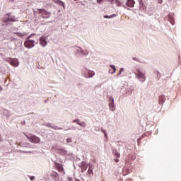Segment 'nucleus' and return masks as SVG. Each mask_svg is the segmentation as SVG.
Here are the masks:
<instances>
[{
    "label": "nucleus",
    "mask_w": 181,
    "mask_h": 181,
    "mask_svg": "<svg viewBox=\"0 0 181 181\" xmlns=\"http://www.w3.org/2000/svg\"><path fill=\"white\" fill-rule=\"evenodd\" d=\"M136 78H140V80L144 83L145 80H146V76H145V74L141 71V70L137 69L136 72L134 73Z\"/></svg>",
    "instance_id": "obj_1"
},
{
    "label": "nucleus",
    "mask_w": 181,
    "mask_h": 181,
    "mask_svg": "<svg viewBox=\"0 0 181 181\" xmlns=\"http://www.w3.org/2000/svg\"><path fill=\"white\" fill-rule=\"evenodd\" d=\"M30 36L27 37V40L24 42L25 47L27 49H32V47H35V41L30 40Z\"/></svg>",
    "instance_id": "obj_2"
},
{
    "label": "nucleus",
    "mask_w": 181,
    "mask_h": 181,
    "mask_svg": "<svg viewBox=\"0 0 181 181\" xmlns=\"http://www.w3.org/2000/svg\"><path fill=\"white\" fill-rule=\"evenodd\" d=\"M26 138L28 139L30 142H32V144H39L40 142V138L37 137L35 135H32V136H28L25 135Z\"/></svg>",
    "instance_id": "obj_3"
},
{
    "label": "nucleus",
    "mask_w": 181,
    "mask_h": 181,
    "mask_svg": "<svg viewBox=\"0 0 181 181\" xmlns=\"http://www.w3.org/2000/svg\"><path fill=\"white\" fill-rule=\"evenodd\" d=\"M39 13H41L42 18L45 19H47V18H50V13L46 11L45 9H40Z\"/></svg>",
    "instance_id": "obj_4"
},
{
    "label": "nucleus",
    "mask_w": 181,
    "mask_h": 181,
    "mask_svg": "<svg viewBox=\"0 0 181 181\" xmlns=\"http://www.w3.org/2000/svg\"><path fill=\"white\" fill-rule=\"evenodd\" d=\"M10 64H11V66H13V67H18V66H19V62L17 59H11Z\"/></svg>",
    "instance_id": "obj_5"
},
{
    "label": "nucleus",
    "mask_w": 181,
    "mask_h": 181,
    "mask_svg": "<svg viewBox=\"0 0 181 181\" xmlns=\"http://www.w3.org/2000/svg\"><path fill=\"white\" fill-rule=\"evenodd\" d=\"M126 5H127V6H129V8H134V5H135V1L127 0Z\"/></svg>",
    "instance_id": "obj_6"
},
{
    "label": "nucleus",
    "mask_w": 181,
    "mask_h": 181,
    "mask_svg": "<svg viewBox=\"0 0 181 181\" xmlns=\"http://www.w3.org/2000/svg\"><path fill=\"white\" fill-rule=\"evenodd\" d=\"M40 45H42L43 47H45V46H46V45H47V42L46 41V37H41L40 38Z\"/></svg>",
    "instance_id": "obj_7"
},
{
    "label": "nucleus",
    "mask_w": 181,
    "mask_h": 181,
    "mask_svg": "<svg viewBox=\"0 0 181 181\" xmlns=\"http://www.w3.org/2000/svg\"><path fill=\"white\" fill-rule=\"evenodd\" d=\"M117 69L115 68V66L114 65H110V69H109V73H110V74H115Z\"/></svg>",
    "instance_id": "obj_8"
},
{
    "label": "nucleus",
    "mask_w": 181,
    "mask_h": 181,
    "mask_svg": "<svg viewBox=\"0 0 181 181\" xmlns=\"http://www.w3.org/2000/svg\"><path fill=\"white\" fill-rule=\"evenodd\" d=\"M109 107L111 111H115V105H114V100H112V103H110Z\"/></svg>",
    "instance_id": "obj_9"
},
{
    "label": "nucleus",
    "mask_w": 181,
    "mask_h": 181,
    "mask_svg": "<svg viewBox=\"0 0 181 181\" xmlns=\"http://www.w3.org/2000/svg\"><path fill=\"white\" fill-rule=\"evenodd\" d=\"M106 2H110L112 5L114 4V0H105ZM98 4H103L104 2V0H97Z\"/></svg>",
    "instance_id": "obj_10"
},
{
    "label": "nucleus",
    "mask_w": 181,
    "mask_h": 181,
    "mask_svg": "<svg viewBox=\"0 0 181 181\" xmlns=\"http://www.w3.org/2000/svg\"><path fill=\"white\" fill-rule=\"evenodd\" d=\"M54 2H55V4H58L59 5H61L62 6H63L64 9V3L60 0H54Z\"/></svg>",
    "instance_id": "obj_11"
},
{
    "label": "nucleus",
    "mask_w": 181,
    "mask_h": 181,
    "mask_svg": "<svg viewBox=\"0 0 181 181\" xmlns=\"http://www.w3.org/2000/svg\"><path fill=\"white\" fill-rule=\"evenodd\" d=\"M115 16H117V15L115 14H112L111 16H104V18L105 19H111L112 18H115Z\"/></svg>",
    "instance_id": "obj_12"
},
{
    "label": "nucleus",
    "mask_w": 181,
    "mask_h": 181,
    "mask_svg": "<svg viewBox=\"0 0 181 181\" xmlns=\"http://www.w3.org/2000/svg\"><path fill=\"white\" fill-rule=\"evenodd\" d=\"M113 153L116 156V158H120L121 157V154L119 153H118L117 150H114Z\"/></svg>",
    "instance_id": "obj_13"
},
{
    "label": "nucleus",
    "mask_w": 181,
    "mask_h": 181,
    "mask_svg": "<svg viewBox=\"0 0 181 181\" xmlns=\"http://www.w3.org/2000/svg\"><path fill=\"white\" fill-rule=\"evenodd\" d=\"M16 35H17V36H18L19 37H22V36L26 35V33H16Z\"/></svg>",
    "instance_id": "obj_14"
},
{
    "label": "nucleus",
    "mask_w": 181,
    "mask_h": 181,
    "mask_svg": "<svg viewBox=\"0 0 181 181\" xmlns=\"http://www.w3.org/2000/svg\"><path fill=\"white\" fill-rule=\"evenodd\" d=\"M61 155H67V151H66L64 148L61 149Z\"/></svg>",
    "instance_id": "obj_15"
},
{
    "label": "nucleus",
    "mask_w": 181,
    "mask_h": 181,
    "mask_svg": "<svg viewBox=\"0 0 181 181\" xmlns=\"http://www.w3.org/2000/svg\"><path fill=\"white\" fill-rule=\"evenodd\" d=\"M87 168H88L87 165H83L81 167V172H82V173L86 172V170H87Z\"/></svg>",
    "instance_id": "obj_16"
},
{
    "label": "nucleus",
    "mask_w": 181,
    "mask_h": 181,
    "mask_svg": "<svg viewBox=\"0 0 181 181\" xmlns=\"http://www.w3.org/2000/svg\"><path fill=\"white\" fill-rule=\"evenodd\" d=\"M79 125L82 128H86V124L85 122H81V124H79Z\"/></svg>",
    "instance_id": "obj_17"
},
{
    "label": "nucleus",
    "mask_w": 181,
    "mask_h": 181,
    "mask_svg": "<svg viewBox=\"0 0 181 181\" xmlns=\"http://www.w3.org/2000/svg\"><path fill=\"white\" fill-rule=\"evenodd\" d=\"M88 77H93V76H94V71H88Z\"/></svg>",
    "instance_id": "obj_18"
},
{
    "label": "nucleus",
    "mask_w": 181,
    "mask_h": 181,
    "mask_svg": "<svg viewBox=\"0 0 181 181\" xmlns=\"http://www.w3.org/2000/svg\"><path fill=\"white\" fill-rule=\"evenodd\" d=\"M115 4H116L117 6H121V2L119 1L116 0Z\"/></svg>",
    "instance_id": "obj_19"
},
{
    "label": "nucleus",
    "mask_w": 181,
    "mask_h": 181,
    "mask_svg": "<svg viewBox=\"0 0 181 181\" xmlns=\"http://www.w3.org/2000/svg\"><path fill=\"white\" fill-rule=\"evenodd\" d=\"M74 122H76V124L78 125H80L81 122H80V119H77L74 120Z\"/></svg>",
    "instance_id": "obj_20"
},
{
    "label": "nucleus",
    "mask_w": 181,
    "mask_h": 181,
    "mask_svg": "<svg viewBox=\"0 0 181 181\" xmlns=\"http://www.w3.org/2000/svg\"><path fill=\"white\" fill-rule=\"evenodd\" d=\"M8 21H10L11 22H15V19L11 18H8L6 21V22H8Z\"/></svg>",
    "instance_id": "obj_21"
},
{
    "label": "nucleus",
    "mask_w": 181,
    "mask_h": 181,
    "mask_svg": "<svg viewBox=\"0 0 181 181\" xmlns=\"http://www.w3.org/2000/svg\"><path fill=\"white\" fill-rule=\"evenodd\" d=\"M122 71H124V68L120 69L118 76H119V74H121L122 73Z\"/></svg>",
    "instance_id": "obj_22"
},
{
    "label": "nucleus",
    "mask_w": 181,
    "mask_h": 181,
    "mask_svg": "<svg viewBox=\"0 0 181 181\" xmlns=\"http://www.w3.org/2000/svg\"><path fill=\"white\" fill-rule=\"evenodd\" d=\"M66 142H67L68 144H70L71 142H72L71 139H66Z\"/></svg>",
    "instance_id": "obj_23"
},
{
    "label": "nucleus",
    "mask_w": 181,
    "mask_h": 181,
    "mask_svg": "<svg viewBox=\"0 0 181 181\" xmlns=\"http://www.w3.org/2000/svg\"><path fill=\"white\" fill-rule=\"evenodd\" d=\"M88 173L89 175H91V173H93V170H90V168H89L88 170Z\"/></svg>",
    "instance_id": "obj_24"
},
{
    "label": "nucleus",
    "mask_w": 181,
    "mask_h": 181,
    "mask_svg": "<svg viewBox=\"0 0 181 181\" xmlns=\"http://www.w3.org/2000/svg\"><path fill=\"white\" fill-rule=\"evenodd\" d=\"M30 180H35V177H34V176L30 177Z\"/></svg>",
    "instance_id": "obj_25"
},
{
    "label": "nucleus",
    "mask_w": 181,
    "mask_h": 181,
    "mask_svg": "<svg viewBox=\"0 0 181 181\" xmlns=\"http://www.w3.org/2000/svg\"><path fill=\"white\" fill-rule=\"evenodd\" d=\"M59 172H63V167H61L60 168H59Z\"/></svg>",
    "instance_id": "obj_26"
},
{
    "label": "nucleus",
    "mask_w": 181,
    "mask_h": 181,
    "mask_svg": "<svg viewBox=\"0 0 181 181\" xmlns=\"http://www.w3.org/2000/svg\"><path fill=\"white\" fill-rule=\"evenodd\" d=\"M115 162L118 163V162H119V160H118V159H115Z\"/></svg>",
    "instance_id": "obj_27"
},
{
    "label": "nucleus",
    "mask_w": 181,
    "mask_h": 181,
    "mask_svg": "<svg viewBox=\"0 0 181 181\" xmlns=\"http://www.w3.org/2000/svg\"><path fill=\"white\" fill-rule=\"evenodd\" d=\"M3 88H2V86H0V91H2Z\"/></svg>",
    "instance_id": "obj_28"
},
{
    "label": "nucleus",
    "mask_w": 181,
    "mask_h": 181,
    "mask_svg": "<svg viewBox=\"0 0 181 181\" xmlns=\"http://www.w3.org/2000/svg\"><path fill=\"white\" fill-rule=\"evenodd\" d=\"M163 99V96H160V100Z\"/></svg>",
    "instance_id": "obj_29"
},
{
    "label": "nucleus",
    "mask_w": 181,
    "mask_h": 181,
    "mask_svg": "<svg viewBox=\"0 0 181 181\" xmlns=\"http://www.w3.org/2000/svg\"><path fill=\"white\" fill-rule=\"evenodd\" d=\"M1 134H0V142H1Z\"/></svg>",
    "instance_id": "obj_30"
},
{
    "label": "nucleus",
    "mask_w": 181,
    "mask_h": 181,
    "mask_svg": "<svg viewBox=\"0 0 181 181\" xmlns=\"http://www.w3.org/2000/svg\"><path fill=\"white\" fill-rule=\"evenodd\" d=\"M71 180H73V179H69V181H71Z\"/></svg>",
    "instance_id": "obj_31"
},
{
    "label": "nucleus",
    "mask_w": 181,
    "mask_h": 181,
    "mask_svg": "<svg viewBox=\"0 0 181 181\" xmlns=\"http://www.w3.org/2000/svg\"><path fill=\"white\" fill-rule=\"evenodd\" d=\"M76 181H80V180H76Z\"/></svg>",
    "instance_id": "obj_32"
},
{
    "label": "nucleus",
    "mask_w": 181,
    "mask_h": 181,
    "mask_svg": "<svg viewBox=\"0 0 181 181\" xmlns=\"http://www.w3.org/2000/svg\"><path fill=\"white\" fill-rule=\"evenodd\" d=\"M160 4H162V1H160Z\"/></svg>",
    "instance_id": "obj_33"
},
{
    "label": "nucleus",
    "mask_w": 181,
    "mask_h": 181,
    "mask_svg": "<svg viewBox=\"0 0 181 181\" xmlns=\"http://www.w3.org/2000/svg\"><path fill=\"white\" fill-rule=\"evenodd\" d=\"M160 4H162V1H160Z\"/></svg>",
    "instance_id": "obj_34"
},
{
    "label": "nucleus",
    "mask_w": 181,
    "mask_h": 181,
    "mask_svg": "<svg viewBox=\"0 0 181 181\" xmlns=\"http://www.w3.org/2000/svg\"><path fill=\"white\" fill-rule=\"evenodd\" d=\"M160 4H162V1H160Z\"/></svg>",
    "instance_id": "obj_35"
}]
</instances>
